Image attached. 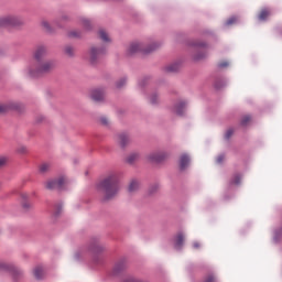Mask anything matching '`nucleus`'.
<instances>
[{"instance_id":"obj_6","label":"nucleus","mask_w":282,"mask_h":282,"mask_svg":"<svg viewBox=\"0 0 282 282\" xmlns=\"http://www.w3.org/2000/svg\"><path fill=\"white\" fill-rule=\"evenodd\" d=\"M154 50H155V47L149 48V50H144V46H142V44H140V43H132L129 46L128 52H129V54H137V52H142V54H149V53L153 52Z\"/></svg>"},{"instance_id":"obj_11","label":"nucleus","mask_w":282,"mask_h":282,"mask_svg":"<svg viewBox=\"0 0 282 282\" xmlns=\"http://www.w3.org/2000/svg\"><path fill=\"white\" fill-rule=\"evenodd\" d=\"M191 164V158L188 154H182L180 158V169L185 171V169Z\"/></svg>"},{"instance_id":"obj_39","label":"nucleus","mask_w":282,"mask_h":282,"mask_svg":"<svg viewBox=\"0 0 282 282\" xmlns=\"http://www.w3.org/2000/svg\"><path fill=\"white\" fill-rule=\"evenodd\" d=\"M217 162H218V164H221V162H224V156L223 155L218 156Z\"/></svg>"},{"instance_id":"obj_13","label":"nucleus","mask_w":282,"mask_h":282,"mask_svg":"<svg viewBox=\"0 0 282 282\" xmlns=\"http://www.w3.org/2000/svg\"><path fill=\"white\" fill-rule=\"evenodd\" d=\"M90 250L91 252H102L105 248L101 246L100 242H98V240H95L90 243Z\"/></svg>"},{"instance_id":"obj_23","label":"nucleus","mask_w":282,"mask_h":282,"mask_svg":"<svg viewBox=\"0 0 282 282\" xmlns=\"http://www.w3.org/2000/svg\"><path fill=\"white\" fill-rule=\"evenodd\" d=\"M64 52H65L66 56H74V54H75L74 46H69V45L65 46Z\"/></svg>"},{"instance_id":"obj_18","label":"nucleus","mask_w":282,"mask_h":282,"mask_svg":"<svg viewBox=\"0 0 282 282\" xmlns=\"http://www.w3.org/2000/svg\"><path fill=\"white\" fill-rule=\"evenodd\" d=\"M33 274H34L35 279H37V280L43 279V274H44L43 267H36L33 270Z\"/></svg>"},{"instance_id":"obj_16","label":"nucleus","mask_w":282,"mask_h":282,"mask_svg":"<svg viewBox=\"0 0 282 282\" xmlns=\"http://www.w3.org/2000/svg\"><path fill=\"white\" fill-rule=\"evenodd\" d=\"M23 202H22V208H24V210H29V208H32V204L30 202H28V194H22L21 195Z\"/></svg>"},{"instance_id":"obj_12","label":"nucleus","mask_w":282,"mask_h":282,"mask_svg":"<svg viewBox=\"0 0 282 282\" xmlns=\"http://www.w3.org/2000/svg\"><path fill=\"white\" fill-rule=\"evenodd\" d=\"M182 246H184V234L178 232L175 238V248L180 250Z\"/></svg>"},{"instance_id":"obj_2","label":"nucleus","mask_w":282,"mask_h":282,"mask_svg":"<svg viewBox=\"0 0 282 282\" xmlns=\"http://www.w3.org/2000/svg\"><path fill=\"white\" fill-rule=\"evenodd\" d=\"M54 67H56V62L42 59V62L30 63L28 74L31 78H39V76H43V74H50Z\"/></svg>"},{"instance_id":"obj_5","label":"nucleus","mask_w":282,"mask_h":282,"mask_svg":"<svg viewBox=\"0 0 282 282\" xmlns=\"http://www.w3.org/2000/svg\"><path fill=\"white\" fill-rule=\"evenodd\" d=\"M66 184H67V178L61 177L58 180L48 181L46 183V188L48 191H54V188H64Z\"/></svg>"},{"instance_id":"obj_21","label":"nucleus","mask_w":282,"mask_h":282,"mask_svg":"<svg viewBox=\"0 0 282 282\" xmlns=\"http://www.w3.org/2000/svg\"><path fill=\"white\" fill-rule=\"evenodd\" d=\"M140 154L139 153H132L128 156L127 162L128 164H133L137 160H139Z\"/></svg>"},{"instance_id":"obj_22","label":"nucleus","mask_w":282,"mask_h":282,"mask_svg":"<svg viewBox=\"0 0 282 282\" xmlns=\"http://www.w3.org/2000/svg\"><path fill=\"white\" fill-rule=\"evenodd\" d=\"M166 72H178L180 70V64H171L165 67Z\"/></svg>"},{"instance_id":"obj_34","label":"nucleus","mask_w":282,"mask_h":282,"mask_svg":"<svg viewBox=\"0 0 282 282\" xmlns=\"http://www.w3.org/2000/svg\"><path fill=\"white\" fill-rule=\"evenodd\" d=\"M232 23H237V18H230L227 20L226 25H232Z\"/></svg>"},{"instance_id":"obj_7","label":"nucleus","mask_w":282,"mask_h":282,"mask_svg":"<svg viewBox=\"0 0 282 282\" xmlns=\"http://www.w3.org/2000/svg\"><path fill=\"white\" fill-rule=\"evenodd\" d=\"M47 55V47L45 46H39L34 54H33V59L31 61V63H39L42 62L43 58H45V56Z\"/></svg>"},{"instance_id":"obj_8","label":"nucleus","mask_w":282,"mask_h":282,"mask_svg":"<svg viewBox=\"0 0 282 282\" xmlns=\"http://www.w3.org/2000/svg\"><path fill=\"white\" fill-rule=\"evenodd\" d=\"M166 158H169L167 152H154L148 155L149 162H154V163L164 162Z\"/></svg>"},{"instance_id":"obj_35","label":"nucleus","mask_w":282,"mask_h":282,"mask_svg":"<svg viewBox=\"0 0 282 282\" xmlns=\"http://www.w3.org/2000/svg\"><path fill=\"white\" fill-rule=\"evenodd\" d=\"M8 111V106L0 104V113H6Z\"/></svg>"},{"instance_id":"obj_31","label":"nucleus","mask_w":282,"mask_h":282,"mask_svg":"<svg viewBox=\"0 0 282 282\" xmlns=\"http://www.w3.org/2000/svg\"><path fill=\"white\" fill-rule=\"evenodd\" d=\"M158 95H152L151 97H150V102H151V105H158Z\"/></svg>"},{"instance_id":"obj_25","label":"nucleus","mask_w":282,"mask_h":282,"mask_svg":"<svg viewBox=\"0 0 282 282\" xmlns=\"http://www.w3.org/2000/svg\"><path fill=\"white\" fill-rule=\"evenodd\" d=\"M40 173L45 174L50 171V163H42L39 169Z\"/></svg>"},{"instance_id":"obj_14","label":"nucleus","mask_w":282,"mask_h":282,"mask_svg":"<svg viewBox=\"0 0 282 282\" xmlns=\"http://www.w3.org/2000/svg\"><path fill=\"white\" fill-rule=\"evenodd\" d=\"M184 109H186L185 101H180L175 107V113H177V116H182L184 113Z\"/></svg>"},{"instance_id":"obj_27","label":"nucleus","mask_w":282,"mask_h":282,"mask_svg":"<svg viewBox=\"0 0 282 282\" xmlns=\"http://www.w3.org/2000/svg\"><path fill=\"white\" fill-rule=\"evenodd\" d=\"M68 36H70L72 39H80L82 33H80V31L74 30V31H70V32L68 33Z\"/></svg>"},{"instance_id":"obj_33","label":"nucleus","mask_w":282,"mask_h":282,"mask_svg":"<svg viewBox=\"0 0 282 282\" xmlns=\"http://www.w3.org/2000/svg\"><path fill=\"white\" fill-rule=\"evenodd\" d=\"M8 162V158H6V156H1L0 158V169H1V166H6V163Z\"/></svg>"},{"instance_id":"obj_17","label":"nucleus","mask_w":282,"mask_h":282,"mask_svg":"<svg viewBox=\"0 0 282 282\" xmlns=\"http://www.w3.org/2000/svg\"><path fill=\"white\" fill-rule=\"evenodd\" d=\"M270 17V10L262 9L258 15L259 21H265Z\"/></svg>"},{"instance_id":"obj_28","label":"nucleus","mask_w":282,"mask_h":282,"mask_svg":"<svg viewBox=\"0 0 282 282\" xmlns=\"http://www.w3.org/2000/svg\"><path fill=\"white\" fill-rule=\"evenodd\" d=\"M232 133H235V129L229 128L225 133L226 140H230V138H232Z\"/></svg>"},{"instance_id":"obj_24","label":"nucleus","mask_w":282,"mask_h":282,"mask_svg":"<svg viewBox=\"0 0 282 282\" xmlns=\"http://www.w3.org/2000/svg\"><path fill=\"white\" fill-rule=\"evenodd\" d=\"M251 120H252V117H250V115H246L241 118L240 124L242 127H246Z\"/></svg>"},{"instance_id":"obj_30","label":"nucleus","mask_w":282,"mask_h":282,"mask_svg":"<svg viewBox=\"0 0 282 282\" xmlns=\"http://www.w3.org/2000/svg\"><path fill=\"white\" fill-rule=\"evenodd\" d=\"M127 84V79L122 78L117 83V87L118 89L124 87V85Z\"/></svg>"},{"instance_id":"obj_19","label":"nucleus","mask_w":282,"mask_h":282,"mask_svg":"<svg viewBox=\"0 0 282 282\" xmlns=\"http://www.w3.org/2000/svg\"><path fill=\"white\" fill-rule=\"evenodd\" d=\"M99 37L105 43H109V41H111V39H109V34H107V31H105V30H99Z\"/></svg>"},{"instance_id":"obj_26","label":"nucleus","mask_w":282,"mask_h":282,"mask_svg":"<svg viewBox=\"0 0 282 282\" xmlns=\"http://www.w3.org/2000/svg\"><path fill=\"white\" fill-rule=\"evenodd\" d=\"M42 28H43V30H45L46 32H52V26L50 25V22H47V20H43V21H42Z\"/></svg>"},{"instance_id":"obj_1","label":"nucleus","mask_w":282,"mask_h":282,"mask_svg":"<svg viewBox=\"0 0 282 282\" xmlns=\"http://www.w3.org/2000/svg\"><path fill=\"white\" fill-rule=\"evenodd\" d=\"M99 191L104 194V199L106 202L113 199V197L118 195V191H120V186L118 185V174H110L107 176L99 184Z\"/></svg>"},{"instance_id":"obj_41","label":"nucleus","mask_w":282,"mask_h":282,"mask_svg":"<svg viewBox=\"0 0 282 282\" xmlns=\"http://www.w3.org/2000/svg\"><path fill=\"white\" fill-rule=\"evenodd\" d=\"M215 87H216V89H219V86L217 84L215 85Z\"/></svg>"},{"instance_id":"obj_10","label":"nucleus","mask_w":282,"mask_h":282,"mask_svg":"<svg viewBox=\"0 0 282 282\" xmlns=\"http://www.w3.org/2000/svg\"><path fill=\"white\" fill-rule=\"evenodd\" d=\"M90 97L95 102H100L101 100H105V90L102 89H94L90 93Z\"/></svg>"},{"instance_id":"obj_15","label":"nucleus","mask_w":282,"mask_h":282,"mask_svg":"<svg viewBox=\"0 0 282 282\" xmlns=\"http://www.w3.org/2000/svg\"><path fill=\"white\" fill-rule=\"evenodd\" d=\"M138 188H140V182H138L137 180H132L129 184L128 191L130 193H134V191H138Z\"/></svg>"},{"instance_id":"obj_9","label":"nucleus","mask_w":282,"mask_h":282,"mask_svg":"<svg viewBox=\"0 0 282 282\" xmlns=\"http://www.w3.org/2000/svg\"><path fill=\"white\" fill-rule=\"evenodd\" d=\"M130 142H131V139L129 138V134L120 133L117 135V144H119L121 149H124V147H129Z\"/></svg>"},{"instance_id":"obj_38","label":"nucleus","mask_w":282,"mask_h":282,"mask_svg":"<svg viewBox=\"0 0 282 282\" xmlns=\"http://www.w3.org/2000/svg\"><path fill=\"white\" fill-rule=\"evenodd\" d=\"M219 67H228V62H221V63L219 64Z\"/></svg>"},{"instance_id":"obj_4","label":"nucleus","mask_w":282,"mask_h":282,"mask_svg":"<svg viewBox=\"0 0 282 282\" xmlns=\"http://www.w3.org/2000/svg\"><path fill=\"white\" fill-rule=\"evenodd\" d=\"M107 48L105 46H93L90 48V63H96L105 56Z\"/></svg>"},{"instance_id":"obj_3","label":"nucleus","mask_w":282,"mask_h":282,"mask_svg":"<svg viewBox=\"0 0 282 282\" xmlns=\"http://www.w3.org/2000/svg\"><path fill=\"white\" fill-rule=\"evenodd\" d=\"M20 25H23V20L19 17H0V28H20Z\"/></svg>"},{"instance_id":"obj_40","label":"nucleus","mask_w":282,"mask_h":282,"mask_svg":"<svg viewBox=\"0 0 282 282\" xmlns=\"http://www.w3.org/2000/svg\"><path fill=\"white\" fill-rule=\"evenodd\" d=\"M194 248H199V242H195Z\"/></svg>"},{"instance_id":"obj_37","label":"nucleus","mask_w":282,"mask_h":282,"mask_svg":"<svg viewBox=\"0 0 282 282\" xmlns=\"http://www.w3.org/2000/svg\"><path fill=\"white\" fill-rule=\"evenodd\" d=\"M28 151V148L22 147L19 149V153H25Z\"/></svg>"},{"instance_id":"obj_20","label":"nucleus","mask_w":282,"mask_h":282,"mask_svg":"<svg viewBox=\"0 0 282 282\" xmlns=\"http://www.w3.org/2000/svg\"><path fill=\"white\" fill-rule=\"evenodd\" d=\"M80 23L84 29L90 30L91 29V21H89L87 18H82Z\"/></svg>"},{"instance_id":"obj_36","label":"nucleus","mask_w":282,"mask_h":282,"mask_svg":"<svg viewBox=\"0 0 282 282\" xmlns=\"http://www.w3.org/2000/svg\"><path fill=\"white\" fill-rule=\"evenodd\" d=\"M100 122H101V124H104V126L107 127V124H109V119H107L106 117H102V118L100 119Z\"/></svg>"},{"instance_id":"obj_32","label":"nucleus","mask_w":282,"mask_h":282,"mask_svg":"<svg viewBox=\"0 0 282 282\" xmlns=\"http://www.w3.org/2000/svg\"><path fill=\"white\" fill-rule=\"evenodd\" d=\"M215 281H216L215 275L210 274V275H207V276L205 278V281H204V282H215Z\"/></svg>"},{"instance_id":"obj_29","label":"nucleus","mask_w":282,"mask_h":282,"mask_svg":"<svg viewBox=\"0 0 282 282\" xmlns=\"http://www.w3.org/2000/svg\"><path fill=\"white\" fill-rule=\"evenodd\" d=\"M232 184H241V175L236 174L232 178Z\"/></svg>"}]
</instances>
